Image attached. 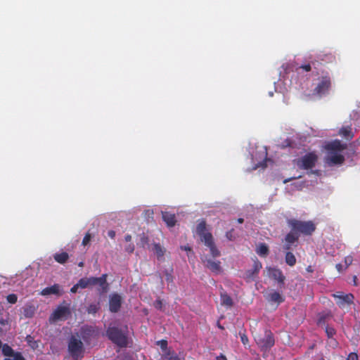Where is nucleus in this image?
I'll use <instances>...</instances> for the list:
<instances>
[{
    "label": "nucleus",
    "mask_w": 360,
    "mask_h": 360,
    "mask_svg": "<svg viewBox=\"0 0 360 360\" xmlns=\"http://www.w3.org/2000/svg\"><path fill=\"white\" fill-rule=\"evenodd\" d=\"M157 345L160 346L162 350L165 351L167 349V341L166 340H161L157 342Z\"/></svg>",
    "instance_id": "33"
},
{
    "label": "nucleus",
    "mask_w": 360,
    "mask_h": 360,
    "mask_svg": "<svg viewBox=\"0 0 360 360\" xmlns=\"http://www.w3.org/2000/svg\"><path fill=\"white\" fill-rule=\"evenodd\" d=\"M204 244L210 248V253L212 257L215 258L220 256V251L216 247L212 234H207L205 237Z\"/></svg>",
    "instance_id": "13"
},
{
    "label": "nucleus",
    "mask_w": 360,
    "mask_h": 360,
    "mask_svg": "<svg viewBox=\"0 0 360 360\" xmlns=\"http://www.w3.org/2000/svg\"><path fill=\"white\" fill-rule=\"evenodd\" d=\"M68 352L74 360H78L83 357L84 352L83 342L79 335H71L68 342Z\"/></svg>",
    "instance_id": "5"
},
{
    "label": "nucleus",
    "mask_w": 360,
    "mask_h": 360,
    "mask_svg": "<svg viewBox=\"0 0 360 360\" xmlns=\"http://www.w3.org/2000/svg\"><path fill=\"white\" fill-rule=\"evenodd\" d=\"M153 305L156 309L162 310L163 306L162 301L160 299H158L154 302Z\"/></svg>",
    "instance_id": "37"
},
{
    "label": "nucleus",
    "mask_w": 360,
    "mask_h": 360,
    "mask_svg": "<svg viewBox=\"0 0 360 360\" xmlns=\"http://www.w3.org/2000/svg\"><path fill=\"white\" fill-rule=\"evenodd\" d=\"M292 245V244L285 242L283 245V249L285 250H286L287 252H290L289 250L291 249Z\"/></svg>",
    "instance_id": "44"
},
{
    "label": "nucleus",
    "mask_w": 360,
    "mask_h": 360,
    "mask_svg": "<svg viewBox=\"0 0 360 360\" xmlns=\"http://www.w3.org/2000/svg\"><path fill=\"white\" fill-rule=\"evenodd\" d=\"M91 239V235L89 232H87L85 234V236L82 240V245H84V246L87 245L89 243Z\"/></svg>",
    "instance_id": "34"
},
{
    "label": "nucleus",
    "mask_w": 360,
    "mask_h": 360,
    "mask_svg": "<svg viewBox=\"0 0 360 360\" xmlns=\"http://www.w3.org/2000/svg\"><path fill=\"white\" fill-rule=\"evenodd\" d=\"M200 259L205 266L212 272L219 274L222 271L220 261L213 260L206 255L201 256Z\"/></svg>",
    "instance_id": "8"
},
{
    "label": "nucleus",
    "mask_w": 360,
    "mask_h": 360,
    "mask_svg": "<svg viewBox=\"0 0 360 360\" xmlns=\"http://www.w3.org/2000/svg\"><path fill=\"white\" fill-rule=\"evenodd\" d=\"M124 240H125V241H126V242H129V241H131V235H129V234L126 235V236H125V237H124Z\"/></svg>",
    "instance_id": "48"
},
{
    "label": "nucleus",
    "mask_w": 360,
    "mask_h": 360,
    "mask_svg": "<svg viewBox=\"0 0 360 360\" xmlns=\"http://www.w3.org/2000/svg\"><path fill=\"white\" fill-rule=\"evenodd\" d=\"M296 179V178H295V177H292V178H290V179H285V180L283 181V183H284V184H286V183H288V182L290 181L292 179Z\"/></svg>",
    "instance_id": "53"
},
{
    "label": "nucleus",
    "mask_w": 360,
    "mask_h": 360,
    "mask_svg": "<svg viewBox=\"0 0 360 360\" xmlns=\"http://www.w3.org/2000/svg\"><path fill=\"white\" fill-rule=\"evenodd\" d=\"M94 330L90 326H84L81 328V336L83 340L88 342L91 337L94 335Z\"/></svg>",
    "instance_id": "20"
},
{
    "label": "nucleus",
    "mask_w": 360,
    "mask_h": 360,
    "mask_svg": "<svg viewBox=\"0 0 360 360\" xmlns=\"http://www.w3.org/2000/svg\"><path fill=\"white\" fill-rule=\"evenodd\" d=\"M288 226L298 235L311 236L316 230V225L312 221H301L297 219H289Z\"/></svg>",
    "instance_id": "3"
},
{
    "label": "nucleus",
    "mask_w": 360,
    "mask_h": 360,
    "mask_svg": "<svg viewBox=\"0 0 360 360\" xmlns=\"http://www.w3.org/2000/svg\"><path fill=\"white\" fill-rule=\"evenodd\" d=\"M221 304L225 306L226 308H231L233 305V301L231 296H229L226 292L223 291L220 293Z\"/></svg>",
    "instance_id": "19"
},
{
    "label": "nucleus",
    "mask_w": 360,
    "mask_h": 360,
    "mask_svg": "<svg viewBox=\"0 0 360 360\" xmlns=\"http://www.w3.org/2000/svg\"><path fill=\"white\" fill-rule=\"evenodd\" d=\"M149 242L148 237L146 236L144 233L142 234L141 237V243L143 247L147 245Z\"/></svg>",
    "instance_id": "39"
},
{
    "label": "nucleus",
    "mask_w": 360,
    "mask_h": 360,
    "mask_svg": "<svg viewBox=\"0 0 360 360\" xmlns=\"http://www.w3.org/2000/svg\"><path fill=\"white\" fill-rule=\"evenodd\" d=\"M269 301L278 304L284 302V297L278 292H273L269 295Z\"/></svg>",
    "instance_id": "25"
},
{
    "label": "nucleus",
    "mask_w": 360,
    "mask_h": 360,
    "mask_svg": "<svg viewBox=\"0 0 360 360\" xmlns=\"http://www.w3.org/2000/svg\"><path fill=\"white\" fill-rule=\"evenodd\" d=\"M256 252L260 256L265 257L269 255V247L265 243H260L257 248Z\"/></svg>",
    "instance_id": "26"
},
{
    "label": "nucleus",
    "mask_w": 360,
    "mask_h": 360,
    "mask_svg": "<svg viewBox=\"0 0 360 360\" xmlns=\"http://www.w3.org/2000/svg\"><path fill=\"white\" fill-rule=\"evenodd\" d=\"M257 344L264 350H266L274 345V338L271 331H266L263 338L256 340Z\"/></svg>",
    "instance_id": "11"
},
{
    "label": "nucleus",
    "mask_w": 360,
    "mask_h": 360,
    "mask_svg": "<svg viewBox=\"0 0 360 360\" xmlns=\"http://www.w3.org/2000/svg\"><path fill=\"white\" fill-rule=\"evenodd\" d=\"M262 268V263L257 259V257L254 259L252 268L245 271L243 278L247 282L255 281L258 276L259 272Z\"/></svg>",
    "instance_id": "9"
},
{
    "label": "nucleus",
    "mask_w": 360,
    "mask_h": 360,
    "mask_svg": "<svg viewBox=\"0 0 360 360\" xmlns=\"http://www.w3.org/2000/svg\"><path fill=\"white\" fill-rule=\"evenodd\" d=\"M346 360H358V355L355 352H351L349 354Z\"/></svg>",
    "instance_id": "40"
},
{
    "label": "nucleus",
    "mask_w": 360,
    "mask_h": 360,
    "mask_svg": "<svg viewBox=\"0 0 360 360\" xmlns=\"http://www.w3.org/2000/svg\"><path fill=\"white\" fill-rule=\"evenodd\" d=\"M333 297L336 300L337 304L341 308L345 307V305H350L352 304L354 299V297L352 293L345 295L340 292L333 294Z\"/></svg>",
    "instance_id": "10"
},
{
    "label": "nucleus",
    "mask_w": 360,
    "mask_h": 360,
    "mask_svg": "<svg viewBox=\"0 0 360 360\" xmlns=\"http://www.w3.org/2000/svg\"><path fill=\"white\" fill-rule=\"evenodd\" d=\"M4 360H13V359H9V358H6V359H4Z\"/></svg>",
    "instance_id": "60"
},
{
    "label": "nucleus",
    "mask_w": 360,
    "mask_h": 360,
    "mask_svg": "<svg viewBox=\"0 0 360 360\" xmlns=\"http://www.w3.org/2000/svg\"><path fill=\"white\" fill-rule=\"evenodd\" d=\"M306 270H307V272H309V273H312L314 271V269L312 268L311 266H308L306 268Z\"/></svg>",
    "instance_id": "50"
},
{
    "label": "nucleus",
    "mask_w": 360,
    "mask_h": 360,
    "mask_svg": "<svg viewBox=\"0 0 360 360\" xmlns=\"http://www.w3.org/2000/svg\"><path fill=\"white\" fill-rule=\"evenodd\" d=\"M217 360H227V359L224 355L220 354L217 357Z\"/></svg>",
    "instance_id": "47"
},
{
    "label": "nucleus",
    "mask_w": 360,
    "mask_h": 360,
    "mask_svg": "<svg viewBox=\"0 0 360 360\" xmlns=\"http://www.w3.org/2000/svg\"><path fill=\"white\" fill-rule=\"evenodd\" d=\"M162 219L167 224V226L173 227L175 226L176 219L174 214L169 212H162Z\"/></svg>",
    "instance_id": "17"
},
{
    "label": "nucleus",
    "mask_w": 360,
    "mask_h": 360,
    "mask_svg": "<svg viewBox=\"0 0 360 360\" xmlns=\"http://www.w3.org/2000/svg\"><path fill=\"white\" fill-rule=\"evenodd\" d=\"M108 275L102 274L100 277H84L79 280L80 288L84 289L98 285L97 290L99 294L103 295L109 290V283L107 282Z\"/></svg>",
    "instance_id": "2"
},
{
    "label": "nucleus",
    "mask_w": 360,
    "mask_h": 360,
    "mask_svg": "<svg viewBox=\"0 0 360 360\" xmlns=\"http://www.w3.org/2000/svg\"><path fill=\"white\" fill-rule=\"evenodd\" d=\"M122 304L121 296L117 293L112 294L109 300V310L112 313L117 312Z\"/></svg>",
    "instance_id": "14"
},
{
    "label": "nucleus",
    "mask_w": 360,
    "mask_h": 360,
    "mask_svg": "<svg viewBox=\"0 0 360 360\" xmlns=\"http://www.w3.org/2000/svg\"><path fill=\"white\" fill-rule=\"evenodd\" d=\"M240 339H241L242 343L244 345H246L249 342L248 336L245 334L240 335Z\"/></svg>",
    "instance_id": "42"
},
{
    "label": "nucleus",
    "mask_w": 360,
    "mask_h": 360,
    "mask_svg": "<svg viewBox=\"0 0 360 360\" xmlns=\"http://www.w3.org/2000/svg\"><path fill=\"white\" fill-rule=\"evenodd\" d=\"M70 314V310L68 307L59 306L53 311V313L51 315V319H52L54 321H57V320H60V319L66 318Z\"/></svg>",
    "instance_id": "15"
},
{
    "label": "nucleus",
    "mask_w": 360,
    "mask_h": 360,
    "mask_svg": "<svg viewBox=\"0 0 360 360\" xmlns=\"http://www.w3.org/2000/svg\"><path fill=\"white\" fill-rule=\"evenodd\" d=\"M318 158L316 153L310 152L297 159L296 165L301 169H311L315 167Z\"/></svg>",
    "instance_id": "6"
},
{
    "label": "nucleus",
    "mask_w": 360,
    "mask_h": 360,
    "mask_svg": "<svg viewBox=\"0 0 360 360\" xmlns=\"http://www.w3.org/2000/svg\"><path fill=\"white\" fill-rule=\"evenodd\" d=\"M181 248L186 251H191V248L189 246H182Z\"/></svg>",
    "instance_id": "52"
},
{
    "label": "nucleus",
    "mask_w": 360,
    "mask_h": 360,
    "mask_svg": "<svg viewBox=\"0 0 360 360\" xmlns=\"http://www.w3.org/2000/svg\"><path fill=\"white\" fill-rule=\"evenodd\" d=\"M326 333L328 338H333L335 334V330L332 327H326Z\"/></svg>",
    "instance_id": "36"
},
{
    "label": "nucleus",
    "mask_w": 360,
    "mask_h": 360,
    "mask_svg": "<svg viewBox=\"0 0 360 360\" xmlns=\"http://www.w3.org/2000/svg\"><path fill=\"white\" fill-rule=\"evenodd\" d=\"M26 341L28 345L33 349H36L39 347V341L35 340L34 338L30 335H27Z\"/></svg>",
    "instance_id": "29"
},
{
    "label": "nucleus",
    "mask_w": 360,
    "mask_h": 360,
    "mask_svg": "<svg viewBox=\"0 0 360 360\" xmlns=\"http://www.w3.org/2000/svg\"><path fill=\"white\" fill-rule=\"evenodd\" d=\"M268 271L269 276L278 282L280 288L283 287L285 277L283 275L282 271L278 268L269 267L268 269Z\"/></svg>",
    "instance_id": "12"
},
{
    "label": "nucleus",
    "mask_w": 360,
    "mask_h": 360,
    "mask_svg": "<svg viewBox=\"0 0 360 360\" xmlns=\"http://www.w3.org/2000/svg\"><path fill=\"white\" fill-rule=\"evenodd\" d=\"M169 360H181L177 356H171Z\"/></svg>",
    "instance_id": "54"
},
{
    "label": "nucleus",
    "mask_w": 360,
    "mask_h": 360,
    "mask_svg": "<svg viewBox=\"0 0 360 360\" xmlns=\"http://www.w3.org/2000/svg\"><path fill=\"white\" fill-rule=\"evenodd\" d=\"M53 258L59 264H64L69 259V255L65 252L54 254Z\"/></svg>",
    "instance_id": "22"
},
{
    "label": "nucleus",
    "mask_w": 360,
    "mask_h": 360,
    "mask_svg": "<svg viewBox=\"0 0 360 360\" xmlns=\"http://www.w3.org/2000/svg\"><path fill=\"white\" fill-rule=\"evenodd\" d=\"M207 224L205 220L200 221L196 226V233L200 237L202 242H205V237L207 234H212L210 232H207Z\"/></svg>",
    "instance_id": "16"
},
{
    "label": "nucleus",
    "mask_w": 360,
    "mask_h": 360,
    "mask_svg": "<svg viewBox=\"0 0 360 360\" xmlns=\"http://www.w3.org/2000/svg\"><path fill=\"white\" fill-rule=\"evenodd\" d=\"M339 134L347 139H352L354 136L350 127H342L340 129Z\"/></svg>",
    "instance_id": "28"
},
{
    "label": "nucleus",
    "mask_w": 360,
    "mask_h": 360,
    "mask_svg": "<svg viewBox=\"0 0 360 360\" xmlns=\"http://www.w3.org/2000/svg\"><path fill=\"white\" fill-rule=\"evenodd\" d=\"M315 63L311 62V63H308L305 65H302L300 67V69H302L305 72H309L311 70V66L314 65Z\"/></svg>",
    "instance_id": "35"
},
{
    "label": "nucleus",
    "mask_w": 360,
    "mask_h": 360,
    "mask_svg": "<svg viewBox=\"0 0 360 360\" xmlns=\"http://www.w3.org/2000/svg\"><path fill=\"white\" fill-rule=\"evenodd\" d=\"M336 267H337V269L340 271V269H341V267H342V265H341L340 264H337V265H336Z\"/></svg>",
    "instance_id": "58"
},
{
    "label": "nucleus",
    "mask_w": 360,
    "mask_h": 360,
    "mask_svg": "<svg viewBox=\"0 0 360 360\" xmlns=\"http://www.w3.org/2000/svg\"><path fill=\"white\" fill-rule=\"evenodd\" d=\"M126 251L129 253H132L134 250V245L133 244H129L125 248Z\"/></svg>",
    "instance_id": "43"
},
{
    "label": "nucleus",
    "mask_w": 360,
    "mask_h": 360,
    "mask_svg": "<svg viewBox=\"0 0 360 360\" xmlns=\"http://www.w3.org/2000/svg\"><path fill=\"white\" fill-rule=\"evenodd\" d=\"M352 257H346L345 258V263L349 265L352 263Z\"/></svg>",
    "instance_id": "49"
},
{
    "label": "nucleus",
    "mask_w": 360,
    "mask_h": 360,
    "mask_svg": "<svg viewBox=\"0 0 360 360\" xmlns=\"http://www.w3.org/2000/svg\"><path fill=\"white\" fill-rule=\"evenodd\" d=\"M99 307L97 304H91L87 308V311L89 314H95L98 311Z\"/></svg>",
    "instance_id": "31"
},
{
    "label": "nucleus",
    "mask_w": 360,
    "mask_h": 360,
    "mask_svg": "<svg viewBox=\"0 0 360 360\" xmlns=\"http://www.w3.org/2000/svg\"><path fill=\"white\" fill-rule=\"evenodd\" d=\"M5 323H6V321L4 319H1L0 320V324L4 326V325H5Z\"/></svg>",
    "instance_id": "56"
},
{
    "label": "nucleus",
    "mask_w": 360,
    "mask_h": 360,
    "mask_svg": "<svg viewBox=\"0 0 360 360\" xmlns=\"http://www.w3.org/2000/svg\"><path fill=\"white\" fill-rule=\"evenodd\" d=\"M146 214H147V216H148V217H152V215L153 214V212L150 211V210H146Z\"/></svg>",
    "instance_id": "51"
},
{
    "label": "nucleus",
    "mask_w": 360,
    "mask_h": 360,
    "mask_svg": "<svg viewBox=\"0 0 360 360\" xmlns=\"http://www.w3.org/2000/svg\"><path fill=\"white\" fill-rule=\"evenodd\" d=\"M108 236L111 238H114L115 236V232L112 230H110L108 232Z\"/></svg>",
    "instance_id": "46"
},
{
    "label": "nucleus",
    "mask_w": 360,
    "mask_h": 360,
    "mask_svg": "<svg viewBox=\"0 0 360 360\" xmlns=\"http://www.w3.org/2000/svg\"><path fill=\"white\" fill-rule=\"evenodd\" d=\"M331 86V79L329 76H323L313 91L314 95L322 96L326 95Z\"/></svg>",
    "instance_id": "7"
},
{
    "label": "nucleus",
    "mask_w": 360,
    "mask_h": 360,
    "mask_svg": "<svg viewBox=\"0 0 360 360\" xmlns=\"http://www.w3.org/2000/svg\"><path fill=\"white\" fill-rule=\"evenodd\" d=\"M166 280H167V282H169H169H172V281H173V277H172V274H169V273H167V274H166Z\"/></svg>",
    "instance_id": "45"
},
{
    "label": "nucleus",
    "mask_w": 360,
    "mask_h": 360,
    "mask_svg": "<svg viewBox=\"0 0 360 360\" xmlns=\"http://www.w3.org/2000/svg\"><path fill=\"white\" fill-rule=\"evenodd\" d=\"M229 233H226V236L229 237V236H231V234H229Z\"/></svg>",
    "instance_id": "61"
},
{
    "label": "nucleus",
    "mask_w": 360,
    "mask_h": 360,
    "mask_svg": "<svg viewBox=\"0 0 360 360\" xmlns=\"http://www.w3.org/2000/svg\"><path fill=\"white\" fill-rule=\"evenodd\" d=\"M299 237L300 235H298L295 231L291 229V231L285 236V242L293 245L294 243L297 242Z\"/></svg>",
    "instance_id": "24"
},
{
    "label": "nucleus",
    "mask_w": 360,
    "mask_h": 360,
    "mask_svg": "<svg viewBox=\"0 0 360 360\" xmlns=\"http://www.w3.org/2000/svg\"><path fill=\"white\" fill-rule=\"evenodd\" d=\"M229 233H226V236L229 237V236H231V234H229Z\"/></svg>",
    "instance_id": "62"
},
{
    "label": "nucleus",
    "mask_w": 360,
    "mask_h": 360,
    "mask_svg": "<svg viewBox=\"0 0 360 360\" xmlns=\"http://www.w3.org/2000/svg\"><path fill=\"white\" fill-rule=\"evenodd\" d=\"M36 311V307L32 304H26L23 307L22 314L26 318H32Z\"/></svg>",
    "instance_id": "23"
},
{
    "label": "nucleus",
    "mask_w": 360,
    "mask_h": 360,
    "mask_svg": "<svg viewBox=\"0 0 360 360\" xmlns=\"http://www.w3.org/2000/svg\"><path fill=\"white\" fill-rule=\"evenodd\" d=\"M84 262H80L78 264V266H79V267H83V266H84Z\"/></svg>",
    "instance_id": "57"
},
{
    "label": "nucleus",
    "mask_w": 360,
    "mask_h": 360,
    "mask_svg": "<svg viewBox=\"0 0 360 360\" xmlns=\"http://www.w3.org/2000/svg\"><path fill=\"white\" fill-rule=\"evenodd\" d=\"M324 148L327 151L326 162L328 165H342L345 162V157L340 153L346 148V144L342 143L340 140L328 142Z\"/></svg>",
    "instance_id": "1"
},
{
    "label": "nucleus",
    "mask_w": 360,
    "mask_h": 360,
    "mask_svg": "<svg viewBox=\"0 0 360 360\" xmlns=\"http://www.w3.org/2000/svg\"><path fill=\"white\" fill-rule=\"evenodd\" d=\"M106 335L110 340L120 347H125L127 345V335L119 328L109 326L106 330Z\"/></svg>",
    "instance_id": "4"
},
{
    "label": "nucleus",
    "mask_w": 360,
    "mask_h": 360,
    "mask_svg": "<svg viewBox=\"0 0 360 360\" xmlns=\"http://www.w3.org/2000/svg\"><path fill=\"white\" fill-rule=\"evenodd\" d=\"M80 288L79 282L78 281L76 284H75L71 288H70V292L72 293H76L77 292V290Z\"/></svg>",
    "instance_id": "41"
},
{
    "label": "nucleus",
    "mask_w": 360,
    "mask_h": 360,
    "mask_svg": "<svg viewBox=\"0 0 360 360\" xmlns=\"http://www.w3.org/2000/svg\"><path fill=\"white\" fill-rule=\"evenodd\" d=\"M2 353L6 356H12L14 354V350L8 344L1 346Z\"/></svg>",
    "instance_id": "30"
},
{
    "label": "nucleus",
    "mask_w": 360,
    "mask_h": 360,
    "mask_svg": "<svg viewBox=\"0 0 360 360\" xmlns=\"http://www.w3.org/2000/svg\"><path fill=\"white\" fill-rule=\"evenodd\" d=\"M41 295L44 296L49 295H60V285L58 284H54L50 287H46L41 290Z\"/></svg>",
    "instance_id": "18"
},
{
    "label": "nucleus",
    "mask_w": 360,
    "mask_h": 360,
    "mask_svg": "<svg viewBox=\"0 0 360 360\" xmlns=\"http://www.w3.org/2000/svg\"><path fill=\"white\" fill-rule=\"evenodd\" d=\"M12 356H13V360H26L22 354L19 352H14V354Z\"/></svg>",
    "instance_id": "38"
},
{
    "label": "nucleus",
    "mask_w": 360,
    "mask_h": 360,
    "mask_svg": "<svg viewBox=\"0 0 360 360\" xmlns=\"http://www.w3.org/2000/svg\"><path fill=\"white\" fill-rule=\"evenodd\" d=\"M244 221L243 219V218H239L238 219V222L239 224H242L243 222Z\"/></svg>",
    "instance_id": "55"
},
{
    "label": "nucleus",
    "mask_w": 360,
    "mask_h": 360,
    "mask_svg": "<svg viewBox=\"0 0 360 360\" xmlns=\"http://www.w3.org/2000/svg\"><path fill=\"white\" fill-rule=\"evenodd\" d=\"M356 276H354V285H356Z\"/></svg>",
    "instance_id": "59"
},
{
    "label": "nucleus",
    "mask_w": 360,
    "mask_h": 360,
    "mask_svg": "<svg viewBox=\"0 0 360 360\" xmlns=\"http://www.w3.org/2000/svg\"><path fill=\"white\" fill-rule=\"evenodd\" d=\"M285 263L290 266H293L296 264V257L291 252H287L285 256Z\"/></svg>",
    "instance_id": "27"
},
{
    "label": "nucleus",
    "mask_w": 360,
    "mask_h": 360,
    "mask_svg": "<svg viewBox=\"0 0 360 360\" xmlns=\"http://www.w3.org/2000/svg\"><path fill=\"white\" fill-rule=\"evenodd\" d=\"M152 250L155 252L158 260H164L165 249L160 243H154Z\"/></svg>",
    "instance_id": "21"
},
{
    "label": "nucleus",
    "mask_w": 360,
    "mask_h": 360,
    "mask_svg": "<svg viewBox=\"0 0 360 360\" xmlns=\"http://www.w3.org/2000/svg\"><path fill=\"white\" fill-rule=\"evenodd\" d=\"M7 301L11 304H15L17 302L18 297L15 294H10L6 297Z\"/></svg>",
    "instance_id": "32"
}]
</instances>
